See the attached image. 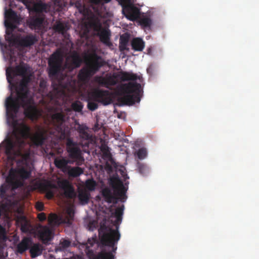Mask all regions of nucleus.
Returning <instances> with one entry per match:
<instances>
[{
    "instance_id": "f257e3e1",
    "label": "nucleus",
    "mask_w": 259,
    "mask_h": 259,
    "mask_svg": "<svg viewBox=\"0 0 259 259\" xmlns=\"http://www.w3.org/2000/svg\"><path fill=\"white\" fill-rule=\"evenodd\" d=\"M27 70V67L23 65L9 67L6 69L7 79L10 89L15 90L16 94L15 97L11 94L5 102L7 113L14 122L15 114L18 112L20 106L24 109L25 116L32 120L37 119L39 115L34 100L29 95L28 88L29 78L26 77Z\"/></svg>"
},
{
    "instance_id": "f03ea898",
    "label": "nucleus",
    "mask_w": 259,
    "mask_h": 259,
    "mask_svg": "<svg viewBox=\"0 0 259 259\" xmlns=\"http://www.w3.org/2000/svg\"><path fill=\"white\" fill-rule=\"evenodd\" d=\"M124 205L117 207L114 212L111 213V221L112 226H106L105 224L101 225L99 229V236L101 243L110 247V251H102L98 255H95L93 250H89L88 255L90 259H114V254L117 250L116 245L120 238L118 229L122 221Z\"/></svg>"
},
{
    "instance_id": "7ed1b4c3",
    "label": "nucleus",
    "mask_w": 259,
    "mask_h": 259,
    "mask_svg": "<svg viewBox=\"0 0 259 259\" xmlns=\"http://www.w3.org/2000/svg\"><path fill=\"white\" fill-rule=\"evenodd\" d=\"M7 122L13 128V135L15 141L11 139L6 140L5 145V152L9 159H14L17 155L21 154V150L25 145L24 139L30 135V128L24 123H19L16 119L17 114L14 117V121L9 117L6 111Z\"/></svg>"
},
{
    "instance_id": "20e7f679",
    "label": "nucleus",
    "mask_w": 259,
    "mask_h": 259,
    "mask_svg": "<svg viewBox=\"0 0 259 259\" xmlns=\"http://www.w3.org/2000/svg\"><path fill=\"white\" fill-rule=\"evenodd\" d=\"M105 64V61L100 56L96 53L90 55L87 66L82 67L77 74L78 81L82 84H87L92 76Z\"/></svg>"
},
{
    "instance_id": "39448f33",
    "label": "nucleus",
    "mask_w": 259,
    "mask_h": 259,
    "mask_svg": "<svg viewBox=\"0 0 259 259\" xmlns=\"http://www.w3.org/2000/svg\"><path fill=\"white\" fill-rule=\"evenodd\" d=\"M117 79H119L121 81H135L137 79L140 80V77L133 72L121 71L114 73L113 75L107 74L105 77L96 75L94 78L95 82L107 88L116 84Z\"/></svg>"
},
{
    "instance_id": "423d86ee",
    "label": "nucleus",
    "mask_w": 259,
    "mask_h": 259,
    "mask_svg": "<svg viewBox=\"0 0 259 259\" xmlns=\"http://www.w3.org/2000/svg\"><path fill=\"white\" fill-rule=\"evenodd\" d=\"M113 190V194L108 188H105L102 190V195L105 201L108 203L116 204L118 201L124 202L127 199L125 193L127 189L123 183L120 180H117L111 184Z\"/></svg>"
},
{
    "instance_id": "0eeeda50",
    "label": "nucleus",
    "mask_w": 259,
    "mask_h": 259,
    "mask_svg": "<svg viewBox=\"0 0 259 259\" xmlns=\"http://www.w3.org/2000/svg\"><path fill=\"white\" fill-rule=\"evenodd\" d=\"M121 91L126 94L122 100L126 103L133 105L140 101V94L142 91L141 85L136 82H129L120 86Z\"/></svg>"
},
{
    "instance_id": "6e6552de",
    "label": "nucleus",
    "mask_w": 259,
    "mask_h": 259,
    "mask_svg": "<svg viewBox=\"0 0 259 259\" xmlns=\"http://www.w3.org/2000/svg\"><path fill=\"white\" fill-rule=\"evenodd\" d=\"M31 171L22 167L18 168H11L9 175V183L12 189L16 190L24 185V181L28 179L31 176Z\"/></svg>"
},
{
    "instance_id": "1a4fd4ad",
    "label": "nucleus",
    "mask_w": 259,
    "mask_h": 259,
    "mask_svg": "<svg viewBox=\"0 0 259 259\" xmlns=\"http://www.w3.org/2000/svg\"><path fill=\"white\" fill-rule=\"evenodd\" d=\"M66 145L68 156L72 159V164L75 163L77 165H82L84 161V159L80 147V143L74 141L70 138H67Z\"/></svg>"
},
{
    "instance_id": "9d476101",
    "label": "nucleus",
    "mask_w": 259,
    "mask_h": 259,
    "mask_svg": "<svg viewBox=\"0 0 259 259\" xmlns=\"http://www.w3.org/2000/svg\"><path fill=\"white\" fill-rule=\"evenodd\" d=\"M5 25L7 28L10 30L6 31L7 36L6 40L12 42L14 40V36L12 33V31L16 28V26L14 24H19L21 22V18L17 15V13L11 9L7 10H6L5 13Z\"/></svg>"
},
{
    "instance_id": "9b49d317",
    "label": "nucleus",
    "mask_w": 259,
    "mask_h": 259,
    "mask_svg": "<svg viewBox=\"0 0 259 259\" xmlns=\"http://www.w3.org/2000/svg\"><path fill=\"white\" fill-rule=\"evenodd\" d=\"M63 56L61 51L57 49L49 57L48 60V74L50 77H56L60 72Z\"/></svg>"
},
{
    "instance_id": "f8f14e48",
    "label": "nucleus",
    "mask_w": 259,
    "mask_h": 259,
    "mask_svg": "<svg viewBox=\"0 0 259 259\" xmlns=\"http://www.w3.org/2000/svg\"><path fill=\"white\" fill-rule=\"evenodd\" d=\"M66 115L65 112L61 110L60 111H55L51 116L50 123L54 127V131L52 134L57 133L61 135H65L64 124L66 121Z\"/></svg>"
},
{
    "instance_id": "ddd939ff",
    "label": "nucleus",
    "mask_w": 259,
    "mask_h": 259,
    "mask_svg": "<svg viewBox=\"0 0 259 259\" xmlns=\"http://www.w3.org/2000/svg\"><path fill=\"white\" fill-rule=\"evenodd\" d=\"M92 26L94 30L97 32L96 35L99 37L101 42L106 45L111 44L110 42L111 32L108 28L103 27L99 19H97L94 21L92 23Z\"/></svg>"
},
{
    "instance_id": "4468645a",
    "label": "nucleus",
    "mask_w": 259,
    "mask_h": 259,
    "mask_svg": "<svg viewBox=\"0 0 259 259\" xmlns=\"http://www.w3.org/2000/svg\"><path fill=\"white\" fill-rule=\"evenodd\" d=\"M75 81H70L68 83L62 85V82H59L58 87H54L53 90V98L58 99H62L64 101V98L66 96V91H69L72 89V91L75 90Z\"/></svg>"
},
{
    "instance_id": "2eb2a0df",
    "label": "nucleus",
    "mask_w": 259,
    "mask_h": 259,
    "mask_svg": "<svg viewBox=\"0 0 259 259\" xmlns=\"http://www.w3.org/2000/svg\"><path fill=\"white\" fill-rule=\"evenodd\" d=\"M122 13L129 20L134 21L140 17V10L132 4H127L122 6Z\"/></svg>"
},
{
    "instance_id": "dca6fc26",
    "label": "nucleus",
    "mask_w": 259,
    "mask_h": 259,
    "mask_svg": "<svg viewBox=\"0 0 259 259\" xmlns=\"http://www.w3.org/2000/svg\"><path fill=\"white\" fill-rule=\"evenodd\" d=\"M74 213L71 210L67 211V217L65 219H62L55 213H51L49 217V221L50 223L55 225H59L61 223H64L70 226L72 224L73 220Z\"/></svg>"
},
{
    "instance_id": "f3484780",
    "label": "nucleus",
    "mask_w": 259,
    "mask_h": 259,
    "mask_svg": "<svg viewBox=\"0 0 259 259\" xmlns=\"http://www.w3.org/2000/svg\"><path fill=\"white\" fill-rule=\"evenodd\" d=\"M35 185L40 191L46 193L47 198L51 199L54 197V193L52 189L57 188L56 185L49 181L37 182Z\"/></svg>"
},
{
    "instance_id": "a211bd4d",
    "label": "nucleus",
    "mask_w": 259,
    "mask_h": 259,
    "mask_svg": "<svg viewBox=\"0 0 259 259\" xmlns=\"http://www.w3.org/2000/svg\"><path fill=\"white\" fill-rule=\"evenodd\" d=\"M57 186L64 191V194L66 198L72 199L75 196L74 189L67 180H58Z\"/></svg>"
},
{
    "instance_id": "6ab92c4d",
    "label": "nucleus",
    "mask_w": 259,
    "mask_h": 259,
    "mask_svg": "<svg viewBox=\"0 0 259 259\" xmlns=\"http://www.w3.org/2000/svg\"><path fill=\"white\" fill-rule=\"evenodd\" d=\"M93 96L96 101L104 105L110 104L112 101L109 92L107 90H96L93 93Z\"/></svg>"
},
{
    "instance_id": "aec40b11",
    "label": "nucleus",
    "mask_w": 259,
    "mask_h": 259,
    "mask_svg": "<svg viewBox=\"0 0 259 259\" xmlns=\"http://www.w3.org/2000/svg\"><path fill=\"white\" fill-rule=\"evenodd\" d=\"M37 233L39 238L44 244L51 241L53 237L52 230L47 226L39 225L37 228Z\"/></svg>"
},
{
    "instance_id": "412c9836",
    "label": "nucleus",
    "mask_w": 259,
    "mask_h": 259,
    "mask_svg": "<svg viewBox=\"0 0 259 259\" xmlns=\"http://www.w3.org/2000/svg\"><path fill=\"white\" fill-rule=\"evenodd\" d=\"M69 24L66 21H57L53 26V29L59 33L61 34L66 39H69L70 35L67 31L70 29Z\"/></svg>"
},
{
    "instance_id": "4be33fe9",
    "label": "nucleus",
    "mask_w": 259,
    "mask_h": 259,
    "mask_svg": "<svg viewBox=\"0 0 259 259\" xmlns=\"http://www.w3.org/2000/svg\"><path fill=\"white\" fill-rule=\"evenodd\" d=\"M1 195L3 199L1 202L2 209L6 211H9L14 204V202L11 197H5L6 195V189L4 186L0 187Z\"/></svg>"
},
{
    "instance_id": "5701e85b",
    "label": "nucleus",
    "mask_w": 259,
    "mask_h": 259,
    "mask_svg": "<svg viewBox=\"0 0 259 259\" xmlns=\"http://www.w3.org/2000/svg\"><path fill=\"white\" fill-rule=\"evenodd\" d=\"M45 15L38 14L35 16L32 17L29 21V26L32 29L40 30L42 28V24L45 21Z\"/></svg>"
},
{
    "instance_id": "b1692460",
    "label": "nucleus",
    "mask_w": 259,
    "mask_h": 259,
    "mask_svg": "<svg viewBox=\"0 0 259 259\" xmlns=\"http://www.w3.org/2000/svg\"><path fill=\"white\" fill-rule=\"evenodd\" d=\"M45 132L42 129L39 130L31 137L33 144L36 146H41L46 139Z\"/></svg>"
},
{
    "instance_id": "393cba45",
    "label": "nucleus",
    "mask_w": 259,
    "mask_h": 259,
    "mask_svg": "<svg viewBox=\"0 0 259 259\" xmlns=\"http://www.w3.org/2000/svg\"><path fill=\"white\" fill-rule=\"evenodd\" d=\"M17 222L21 226V230L24 233H29L32 226L30 221L25 216H20L17 218Z\"/></svg>"
},
{
    "instance_id": "a878e982",
    "label": "nucleus",
    "mask_w": 259,
    "mask_h": 259,
    "mask_svg": "<svg viewBox=\"0 0 259 259\" xmlns=\"http://www.w3.org/2000/svg\"><path fill=\"white\" fill-rule=\"evenodd\" d=\"M37 41L38 38L35 35L30 34L22 37L20 44L23 47H29L34 45Z\"/></svg>"
},
{
    "instance_id": "bb28decb",
    "label": "nucleus",
    "mask_w": 259,
    "mask_h": 259,
    "mask_svg": "<svg viewBox=\"0 0 259 259\" xmlns=\"http://www.w3.org/2000/svg\"><path fill=\"white\" fill-rule=\"evenodd\" d=\"M54 163L57 168L62 169L63 172H66L69 166L68 164H72V161L71 160L66 159L62 157L61 158H56Z\"/></svg>"
},
{
    "instance_id": "cd10ccee",
    "label": "nucleus",
    "mask_w": 259,
    "mask_h": 259,
    "mask_svg": "<svg viewBox=\"0 0 259 259\" xmlns=\"http://www.w3.org/2000/svg\"><path fill=\"white\" fill-rule=\"evenodd\" d=\"M32 242L29 238H24L21 242H20L17 246V251L19 253L22 254L26 250H27L31 244Z\"/></svg>"
},
{
    "instance_id": "c85d7f7f",
    "label": "nucleus",
    "mask_w": 259,
    "mask_h": 259,
    "mask_svg": "<svg viewBox=\"0 0 259 259\" xmlns=\"http://www.w3.org/2000/svg\"><path fill=\"white\" fill-rule=\"evenodd\" d=\"M29 248L31 258H35L41 254L43 250L42 246L39 243L33 244Z\"/></svg>"
},
{
    "instance_id": "c756f323",
    "label": "nucleus",
    "mask_w": 259,
    "mask_h": 259,
    "mask_svg": "<svg viewBox=\"0 0 259 259\" xmlns=\"http://www.w3.org/2000/svg\"><path fill=\"white\" fill-rule=\"evenodd\" d=\"M131 46L134 50L142 51L145 47V42L141 38H134L131 42Z\"/></svg>"
},
{
    "instance_id": "7c9ffc66",
    "label": "nucleus",
    "mask_w": 259,
    "mask_h": 259,
    "mask_svg": "<svg viewBox=\"0 0 259 259\" xmlns=\"http://www.w3.org/2000/svg\"><path fill=\"white\" fill-rule=\"evenodd\" d=\"M71 167L69 166L67 171L68 175L73 178L79 177L82 175L84 172V168H81L78 166Z\"/></svg>"
},
{
    "instance_id": "2f4dec72",
    "label": "nucleus",
    "mask_w": 259,
    "mask_h": 259,
    "mask_svg": "<svg viewBox=\"0 0 259 259\" xmlns=\"http://www.w3.org/2000/svg\"><path fill=\"white\" fill-rule=\"evenodd\" d=\"M130 39V35L125 33L120 36L119 38V49L121 51L128 50L127 47Z\"/></svg>"
},
{
    "instance_id": "473e14b6",
    "label": "nucleus",
    "mask_w": 259,
    "mask_h": 259,
    "mask_svg": "<svg viewBox=\"0 0 259 259\" xmlns=\"http://www.w3.org/2000/svg\"><path fill=\"white\" fill-rule=\"evenodd\" d=\"M70 63L72 68H78L80 66L82 63V59L77 53L74 52L70 56Z\"/></svg>"
},
{
    "instance_id": "72a5a7b5",
    "label": "nucleus",
    "mask_w": 259,
    "mask_h": 259,
    "mask_svg": "<svg viewBox=\"0 0 259 259\" xmlns=\"http://www.w3.org/2000/svg\"><path fill=\"white\" fill-rule=\"evenodd\" d=\"M90 196V192L86 190H81L78 192V198L80 203L82 205L88 203Z\"/></svg>"
},
{
    "instance_id": "f704fd0d",
    "label": "nucleus",
    "mask_w": 259,
    "mask_h": 259,
    "mask_svg": "<svg viewBox=\"0 0 259 259\" xmlns=\"http://www.w3.org/2000/svg\"><path fill=\"white\" fill-rule=\"evenodd\" d=\"M87 130L88 127L86 126L79 125L78 127V131L79 136L83 140H88L92 138V135L88 133Z\"/></svg>"
},
{
    "instance_id": "c9c22d12",
    "label": "nucleus",
    "mask_w": 259,
    "mask_h": 259,
    "mask_svg": "<svg viewBox=\"0 0 259 259\" xmlns=\"http://www.w3.org/2000/svg\"><path fill=\"white\" fill-rule=\"evenodd\" d=\"M83 108V105L82 103L79 101H76L72 103L71 108H67L64 110L66 113L70 112L72 110L80 112Z\"/></svg>"
},
{
    "instance_id": "e433bc0d",
    "label": "nucleus",
    "mask_w": 259,
    "mask_h": 259,
    "mask_svg": "<svg viewBox=\"0 0 259 259\" xmlns=\"http://www.w3.org/2000/svg\"><path fill=\"white\" fill-rule=\"evenodd\" d=\"M48 6L46 4L42 2H38L34 4L33 6L32 10L37 13L46 12Z\"/></svg>"
},
{
    "instance_id": "4c0bfd02",
    "label": "nucleus",
    "mask_w": 259,
    "mask_h": 259,
    "mask_svg": "<svg viewBox=\"0 0 259 259\" xmlns=\"http://www.w3.org/2000/svg\"><path fill=\"white\" fill-rule=\"evenodd\" d=\"M71 245V241L69 239H62L56 250L58 251H64Z\"/></svg>"
},
{
    "instance_id": "58836bf2",
    "label": "nucleus",
    "mask_w": 259,
    "mask_h": 259,
    "mask_svg": "<svg viewBox=\"0 0 259 259\" xmlns=\"http://www.w3.org/2000/svg\"><path fill=\"white\" fill-rule=\"evenodd\" d=\"M138 19H139L140 25L144 27H150L152 24L151 19L146 16H140Z\"/></svg>"
},
{
    "instance_id": "ea45409f",
    "label": "nucleus",
    "mask_w": 259,
    "mask_h": 259,
    "mask_svg": "<svg viewBox=\"0 0 259 259\" xmlns=\"http://www.w3.org/2000/svg\"><path fill=\"white\" fill-rule=\"evenodd\" d=\"M137 167L139 172L143 176H145L149 172V168L144 163L138 162L137 163Z\"/></svg>"
},
{
    "instance_id": "a19ab883",
    "label": "nucleus",
    "mask_w": 259,
    "mask_h": 259,
    "mask_svg": "<svg viewBox=\"0 0 259 259\" xmlns=\"http://www.w3.org/2000/svg\"><path fill=\"white\" fill-rule=\"evenodd\" d=\"M5 228L0 224V250L3 248L4 242L6 240Z\"/></svg>"
},
{
    "instance_id": "79ce46f5",
    "label": "nucleus",
    "mask_w": 259,
    "mask_h": 259,
    "mask_svg": "<svg viewBox=\"0 0 259 259\" xmlns=\"http://www.w3.org/2000/svg\"><path fill=\"white\" fill-rule=\"evenodd\" d=\"M138 158L140 159H143L147 157V152L145 148H140L136 153Z\"/></svg>"
},
{
    "instance_id": "37998d69",
    "label": "nucleus",
    "mask_w": 259,
    "mask_h": 259,
    "mask_svg": "<svg viewBox=\"0 0 259 259\" xmlns=\"http://www.w3.org/2000/svg\"><path fill=\"white\" fill-rule=\"evenodd\" d=\"M96 186V183L93 180H88L85 182V188L90 191H94Z\"/></svg>"
},
{
    "instance_id": "c03bdc74",
    "label": "nucleus",
    "mask_w": 259,
    "mask_h": 259,
    "mask_svg": "<svg viewBox=\"0 0 259 259\" xmlns=\"http://www.w3.org/2000/svg\"><path fill=\"white\" fill-rule=\"evenodd\" d=\"M98 105L97 103H96L94 102H92V101L88 102V108L91 111H94L96 109H97L98 108Z\"/></svg>"
},
{
    "instance_id": "a18cd8bd",
    "label": "nucleus",
    "mask_w": 259,
    "mask_h": 259,
    "mask_svg": "<svg viewBox=\"0 0 259 259\" xmlns=\"http://www.w3.org/2000/svg\"><path fill=\"white\" fill-rule=\"evenodd\" d=\"M91 3L94 5H103L110 2L111 0H90Z\"/></svg>"
},
{
    "instance_id": "49530a36",
    "label": "nucleus",
    "mask_w": 259,
    "mask_h": 259,
    "mask_svg": "<svg viewBox=\"0 0 259 259\" xmlns=\"http://www.w3.org/2000/svg\"><path fill=\"white\" fill-rule=\"evenodd\" d=\"M35 208L38 211H42L44 210V205L42 202L38 201L36 203Z\"/></svg>"
},
{
    "instance_id": "de8ad7c7",
    "label": "nucleus",
    "mask_w": 259,
    "mask_h": 259,
    "mask_svg": "<svg viewBox=\"0 0 259 259\" xmlns=\"http://www.w3.org/2000/svg\"><path fill=\"white\" fill-rule=\"evenodd\" d=\"M37 218L39 221L42 222L46 220L47 217L44 212H40L37 214Z\"/></svg>"
},
{
    "instance_id": "09e8293b",
    "label": "nucleus",
    "mask_w": 259,
    "mask_h": 259,
    "mask_svg": "<svg viewBox=\"0 0 259 259\" xmlns=\"http://www.w3.org/2000/svg\"><path fill=\"white\" fill-rule=\"evenodd\" d=\"M98 129H100V127H99V124L98 123H96L94 126V130H97Z\"/></svg>"
},
{
    "instance_id": "8fccbe9b",
    "label": "nucleus",
    "mask_w": 259,
    "mask_h": 259,
    "mask_svg": "<svg viewBox=\"0 0 259 259\" xmlns=\"http://www.w3.org/2000/svg\"><path fill=\"white\" fill-rule=\"evenodd\" d=\"M13 2H11L10 4V6L11 7H13Z\"/></svg>"
},
{
    "instance_id": "3c124183",
    "label": "nucleus",
    "mask_w": 259,
    "mask_h": 259,
    "mask_svg": "<svg viewBox=\"0 0 259 259\" xmlns=\"http://www.w3.org/2000/svg\"><path fill=\"white\" fill-rule=\"evenodd\" d=\"M107 149H108V147H107ZM102 151H105V150H106V148H102Z\"/></svg>"
}]
</instances>
